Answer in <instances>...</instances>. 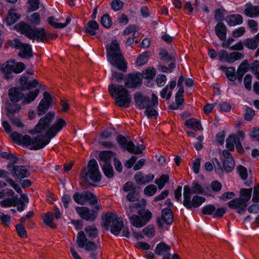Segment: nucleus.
Segmentation results:
<instances>
[{"instance_id": "nucleus-1", "label": "nucleus", "mask_w": 259, "mask_h": 259, "mask_svg": "<svg viewBox=\"0 0 259 259\" xmlns=\"http://www.w3.org/2000/svg\"><path fill=\"white\" fill-rule=\"evenodd\" d=\"M58 133L51 126L48 129L45 135H38L34 137L22 134L16 132L11 133L10 137L12 140L19 145L29 147L31 150H38L45 148L48 145L51 139L54 138Z\"/></svg>"}, {"instance_id": "nucleus-2", "label": "nucleus", "mask_w": 259, "mask_h": 259, "mask_svg": "<svg viewBox=\"0 0 259 259\" xmlns=\"http://www.w3.org/2000/svg\"><path fill=\"white\" fill-rule=\"evenodd\" d=\"M105 48L108 62L119 70L125 72L127 64L124 60L123 55L120 52V46L117 40H113L110 44L106 46Z\"/></svg>"}, {"instance_id": "nucleus-3", "label": "nucleus", "mask_w": 259, "mask_h": 259, "mask_svg": "<svg viewBox=\"0 0 259 259\" xmlns=\"http://www.w3.org/2000/svg\"><path fill=\"white\" fill-rule=\"evenodd\" d=\"M15 30L24 35L30 39H36L37 41H44L47 39V36L53 38L57 37V35H54L52 33H47L45 28L37 27L35 26H31L24 21H20L15 26Z\"/></svg>"}, {"instance_id": "nucleus-4", "label": "nucleus", "mask_w": 259, "mask_h": 259, "mask_svg": "<svg viewBox=\"0 0 259 259\" xmlns=\"http://www.w3.org/2000/svg\"><path fill=\"white\" fill-rule=\"evenodd\" d=\"M108 92L112 97L115 96V103L120 108H129L132 102L130 92L121 84L112 83L108 87Z\"/></svg>"}, {"instance_id": "nucleus-5", "label": "nucleus", "mask_w": 259, "mask_h": 259, "mask_svg": "<svg viewBox=\"0 0 259 259\" xmlns=\"http://www.w3.org/2000/svg\"><path fill=\"white\" fill-rule=\"evenodd\" d=\"M104 221L103 226L106 230L110 229L111 233L118 236L123 228V221L122 218H119L111 212H104L101 216Z\"/></svg>"}, {"instance_id": "nucleus-6", "label": "nucleus", "mask_w": 259, "mask_h": 259, "mask_svg": "<svg viewBox=\"0 0 259 259\" xmlns=\"http://www.w3.org/2000/svg\"><path fill=\"white\" fill-rule=\"evenodd\" d=\"M81 178L85 182L91 180L93 183H98L102 180V175L96 160L92 158L88 162L87 169L84 168L81 171Z\"/></svg>"}, {"instance_id": "nucleus-7", "label": "nucleus", "mask_w": 259, "mask_h": 259, "mask_svg": "<svg viewBox=\"0 0 259 259\" xmlns=\"http://www.w3.org/2000/svg\"><path fill=\"white\" fill-rule=\"evenodd\" d=\"M208 55L212 59H215L218 56L220 61L225 62L229 64H232L244 58V55L239 52H232L229 54L226 50H222L217 54L213 49L208 50Z\"/></svg>"}, {"instance_id": "nucleus-8", "label": "nucleus", "mask_w": 259, "mask_h": 259, "mask_svg": "<svg viewBox=\"0 0 259 259\" xmlns=\"http://www.w3.org/2000/svg\"><path fill=\"white\" fill-rule=\"evenodd\" d=\"M134 99L136 108L140 110L157 107L158 105V97L154 94H152L151 100L149 96L138 91L134 93Z\"/></svg>"}, {"instance_id": "nucleus-9", "label": "nucleus", "mask_w": 259, "mask_h": 259, "mask_svg": "<svg viewBox=\"0 0 259 259\" xmlns=\"http://www.w3.org/2000/svg\"><path fill=\"white\" fill-rule=\"evenodd\" d=\"M76 243L79 248H83L88 252H92L90 253V257L92 259H97V254L93 252L97 249V245L93 241L89 240L84 232L80 231L78 232L76 236Z\"/></svg>"}, {"instance_id": "nucleus-10", "label": "nucleus", "mask_w": 259, "mask_h": 259, "mask_svg": "<svg viewBox=\"0 0 259 259\" xmlns=\"http://www.w3.org/2000/svg\"><path fill=\"white\" fill-rule=\"evenodd\" d=\"M21 109V106L18 104H12L8 101L6 102V115L11 121L12 124L17 127L23 128L25 124L20 118L15 116L16 114L20 112Z\"/></svg>"}, {"instance_id": "nucleus-11", "label": "nucleus", "mask_w": 259, "mask_h": 259, "mask_svg": "<svg viewBox=\"0 0 259 259\" xmlns=\"http://www.w3.org/2000/svg\"><path fill=\"white\" fill-rule=\"evenodd\" d=\"M10 47L19 50L18 56L22 59L30 60L33 57L32 46L29 44L23 43L19 38H14L11 41Z\"/></svg>"}, {"instance_id": "nucleus-12", "label": "nucleus", "mask_w": 259, "mask_h": 259, "mask_svg": "<svg viewBox=\"0 0 259 259\" xmlns=\"http://www.w3.org/2000/svg\"><path fill=\"white\" fill-rule=\"evenodd\" d=\"M146 205V200L142 199L140 201L130 204L128 206L130 212H133L136 209H139L138 214L140 216L141 219H142L144 226L147 224L152 217L151 212L149 210L145 208Z\"/></svg>"}, {"instance_id": "nucleus-13", "label": "nucleus", "mask_w": 259, "mask_h": 259, "mask_svg": "<svg viewBox=\"0 0 259 259\" xmlns=\"http://www.w3.org/2000/svg\"><path fill=\"white\" fill-rule=\"evenodd\" d=\"M100 209V205H96L92 209L86 206H76V213L83 220L87 222H94L97 218Z\"/></svg>"}, {"instance_id": "nucleus-14", "label": "nucleus", "mask_w": 259, "mask_h": 259, "mask_svg": "<svg viewBox=\"0 0 259 259\" xmlns=\"http://www.w3.org/2000/svg\"><path fill=\"white\" fill-rule=\"evenodd\" d=\"M73 199L76 203L81 205L85 204L87 202L91 205L96 204L98 202L96 195L88 191L75 192L73 195Z\"/></svg>"}, {"instance_id": "nucleus-15", "label": "nucleus", "mask_w": 259, "mask_h": 259, "mask_svg": "<svg viewBox=\"0 0 259 259\" xmlns=\"http://www.w3.org/2000/svg\"><path fill=\"white\" fill-rule=\"evenodd\" d=\"M142 74L139 72L130 73L124 77V86L126 89H139L143 83Z\"/></svg>"}, {"instance_id": "nucleus-16", "label": "nucleus", "mask_w": 259, "mask_h": 259, "mask_svg": "<svg viewBox=\"0 0 259 259\" xmlns=\"http://www.w3.org/2000/svg\"><path fill=\"white\" fill-rule=\"evenodd\" d=\"M53 106V96L49 92L43 93V98L39 102L37 108V113L39 116L47 113Z\"/></svg>"}, {"instance_id": "nucleus-17", "label": "nucleus", "mask_w": 259, "mask_h": 259, "mask_svg": "<svg viewBox=\"0 0 259 259\" xmlns=\"http://www.w3.org/2000/svg\"><path fill=\"white\" fill-rule=\"evenodd\" d=\"M55 116L54 112L50 111L46 113L45 116L40 118L36 124V127H39L42 132L46 131L51 126Z\"/></svg>"}, {"instance_id": "nucleus-18", "label": "nucleus", "mask_w": 259, "mask_h": 259, "mask_svg": "<svg viewBox=\"0 0 259 259\" xmlns=\"http://www.w3.org/2000/svg\"><path fill=\"white\" fill-rule=\"evenodd\" d=\"M19 87L21 90L25 91L36 88L39 82L36 79L30 80L29 77L26 75H22L19 78Z\"/></svg>"}, {"instance_id": "nucleus-19", "label": "nucleus", "mask_w": 259, "mask_h": 259, "mask_svg": "<svg viewBox=\"0 0 259 259\" xmlns=\"http://www.w3.org/2000/svg\"><path fill=\"white\" fill-rule=\"evenodd\" d=\"M20 87H15L10 88L8 90V96L12 104H17L24 97V94Z\"/></svg>"}, {"instance_id": "nucleus-20", "label": "nucleus", "mask_w": 259, "mask_h": 259, "mask_svg": "<svg viewBox=\"0 0 259 259\" xmlns=\"http://www.w3.org/2000/svg\"><path fill=\"white\" fill-rule=\"evenodd\" d=\"M12 175L18 182H20L22 179L29 178L30 173L26 168L25 165H16Z\"/></svg>"}, {"instance_id": "nucleus-21", "label": "nucleus", "mask_w": 259, "mask_h": 259, "mask_svg": "<svg viewBox=\"0 0 259 259\" xmlns=\"http://www.w3.org/2000/svg\"><path fill=\"white\" fill-rule=\"evenodd\" d=\"M206 201L205 197L195 195L184 206L188 210H192L193 208H197L200 206Z\"/></svg>"}, {"instance_id": "nucleus-22", "label": "nucleus", "mask_w": 259, "mask_h": 259, "mask_svg": "<svg viewBox=\"0 0 259 259\" xmlns=\"http://www.w3.org/2000/svg\"><path fill=\"white\" fill-rule=\"evenodd\" d=\"M227 28L222 22H218L214 27L215 35L220 40H225L227 37Z\"/></svg>"}, {"instance_id": "nucleus-23", "label": "nucleus", "mask_w": 259, "mask_h": 259, "mask_svg": "<svg viewBox=\"0 0 259 259\" xmlns=\"http://www.w3.org/2000/svg\"><path fill=\"white\" fill-rule=\"evenodd\" d=\"M171 248L164 242H160L158 243L154 250V253L159 256H164L165 255H171L170 252Z\"/></svg>"}, {"instance_id": "nucleus-24", "label": "nucleus", "mask_w": 259, "mask_h": 259, "mask_svg": "<svg viewBox=\"0 0 259 259\" xmlns=\"http://www.w3.org/2000/svg\"><path fill=\"white\" fill-rule=\"evenodd\" d=\"M116 153L111 150H103L99 152L98 160L104 162V164H111L112 158Z\"/></svg>"}, {"instance_id": "nucleus-25", "label": "nucleus", "mask_w": 259, "mask_h": 259, "mask_svg": "<svg viewBox=\"0 0 259 259\" xmlns=\"http://www.w3.org/2000/svg\"><path fill=\"white\" fill-rule=\"evenodd\" d=\"M13 63L14 61L10 60L7 61L2 66L1 71L4 74L5 79L9 80L12 77V73L13 72Z\"/></svg>"}, {"instance_id": "nucleus-26", "label": "nucleus", "mask_w": 259, "mask_h": 259, "mask_svg": "<svg viewBox=\"0 0 259 259\" xmlns=\"http://www.w3.org/2000/svg\"><path fill=\"white\" fill-rule=\"evenodd\" d=\"M226 22L230 26H235L241 24L243 22V17L240 14H232L226 17Z\"/></svg>"}, {"instance_id": "nucleus-27", "label": "nucleus", "mask_w": 259, "mask_h": 259, "mask_svg": "<svg viewBox=\"0 0 259 259\" xmlns=\"http://www.w3.org/2000/svg\"><path fill=\"white\" fill-rule=\"evenodd\" d=\"M161 219L167 225H170L174 221V214L170 208L165 207L161 210Z\"/></svg>"}, {"instance_id": "nucleus-28", "label": "nucleus", "mask_w": 259, "mask_h": 259, "mask_svg": "<svg viewBox=\"0 0 259 259\" xmlns=\"http://www.w3.org/2000/svg\"><path fill=\"white\" fill-rule=\"evenodd\" d=\"M219 69L225 72V75L230 81H234L236 80V69L234 67H227L224 65H221L219 67Z\"/></svg>"}, {"instance_id": "nucleus-29", "label": "nucleus", "mask_w": 259, "mask_h": 259, "mask_svg": "<svg viewBox=\"0 0 259 259\" xmlns=\"http://www.w3.org/2000/svg\"><path fill=\"white\" fill-rule=\"evenodd\" d=\"M131 213L129 209L126 210L130 222L134 227L138 228L144 226L143 221L139 214H132L130 215Z\"/></svg>"}, {"instance_id": "nucleus-30", "label": "nucleus", "mask_w": 259, "mask_h": 259, "mask_svg": "<svg viewBox=\"0 0 259 259\" xmlns=\"http://www.w3.org/2000/svg\"><path fill=\"white\" fill-rule=\"evenodd\" d=\"M99 24L95 20L89 21L84 27V31L90 35L94 36L97 34V30H99Z\"/></svg>"}, {"instance_id": "nucleus-31", "label": "nucleus", "mask_w": 259, "mask_h": 259, "mask_svg": "<svg viewBox=\"0 0 259 259\" xmlns=\"http://www.w3.org/2000/svg\"><path fill=\"white\" fill-rule=\"evenodd\" d=\"M249 5L244 10L245 15L249 18H255L259 16V7L252 6L250 3L246 4Z\"/></svg>"}, {"instance_id": "nucleus-32", "label": "nucleus", "mask_w": 259, "mask_h": 259, "mask_svg": "<svg viewBox=\"0 0 259 259\" xmlns=\"http://www.w3.org/2000/svg\"><path fill=\"white\" fill-rule=\"evenodd\" d=\"M40 90L38 89H35L34 90L30 91L23 98V104H28L34 101L38 96Z\"/></svg>"}, {"instance_id": "nucleus-33", "label": "nucleus", "mask_w": 259, "mask_h": 259, "mask_svg": "<svg viewBox=\"0 0 259 259\" xmlns=\"http://www.w3.org/2000/svg\"><path fill=\"white\" fill-rule=\"evenodd\" d=\"M14 9H10L8 11L7 16V24L8 25H12L19 21L20 19L21 16L19 14L14 12Z\"/></svg>"}, {"instance_id": "nucleus-34", "label": "nucleus", "mask_w": 259, "mask_h": 259, "mask_svg": "<svg viewBox=\"0 0 259 259\" xmlns=\"http://www.w3.org/2000/svg\"><path fill=\"white\" fill-rule=\"evenodd\" d=\"M129 137L127 136V138L125 137L124 136L121 134H119L116 138V142L119 145V147L121 148L122 150L123 151H126L128 149L130 143L132 142L131 141H128L127 138Z\"/></svg>"}, {"instance_id": "nucleus-35", "label": "nucleus", "mask_w": 259, "mask_h": 259, "mask_svg": "<svg viewBox=\"0 0 259 259\" xmlns=\"http://www.w3.org/2000/svg\"><path fill=\"white\" fill-rule=\"evenodd\" d=\"M7 182L8 183L10 186L12 187L18 193L21 195V197H22L24 201L27 202L28 201V198L27 196L25 194L23 193V191L21 187L18 184H16L13 179L11 178L8 179L7 180Z\"/></svg>"}, {"instance_id": "nucleus-36", "label": "nucleus", "mask_w": 259, "mask_h": 259, "mask_svg": "<svg viewBox=\"0 0 259 259\" xmlns=\"http://www.w3.org/2000/svg\"><path fill=\"white\" fill-rule=\"evenodd\" d=\"M185 125L190 129L197 131L200 130L201 127L200 122L195 118L187 119L185 121Z\"/></svg>"}, {"instance_id": "nucleus-37", "label": "nucleus", "mask_w": 259, "mask_h": 259, "mask_svg": "<svg viewBox=\"0 0 259 259\" xmlns=\"http://www.w3.org/2000/svg\"><path fill=\"white\" fill-rule=\"evenodd\" d=\"M54 215L52 212L49 211L46 213L43 217L44 223L51 227L52 229L57 228V225L53 223Z\"/></svg>"}, {"instance_id": "nucleus-38", "label": "nucleus", "mask_w": 259, "mask_h": 259, "mask_svg": "<svg viewBox=\"0 0 259 259\" xmlns=\"http://www.w3.org/2000/svg\"><path fill=\"white\" fill-rule=\"evenodd\" d=\"M159 55L161 60L166 62L175 61L176 56L174 55L169 54L167 51L164 48L159 50Z\"/></svg>"}, {"instance_id": "nucleus-39", "label": "nucleus", "mask_w": 259, "mask_h": 259, "mask_svg": "<svg viewBox=\"0 0 259 259\" xmlns=\"http://www.w3.org/2000/svg\"><path fill=\"white\" fill-rule=\"evenodd\" d=\"M142 79L153 80L156 74V70L153 67H150L142 72Z\"/></svg>"}, {"instance_id": "nucleus-40", "label": "nucleus", "mask_w": 259, "mask_h": 259, "mask_svg": "<svg viewBox=\"0 0 259 259\" xmlns=\"http://www.w3.org/2000/svg\"><path fill=\"white\" fill-rule=\"evenodd\" d=\"M169 182V176L167 174H162L159 179L155 180V183L159 190L162 189L165 185Z\"/></svg>"}, {"instance_id": "nucleus-41", "label": "nucleus", "mask_w": 259, "mask_h": 259, "mask_svg": "<svg viewBox=\"0 0 259 259\" xmlns=\"http://www.w3.org/2000/svg\"><path fill=\"white\" fill-rule=\"evenodd\" d=\"M183 205L185 206L191 199V195L194 194L192 190L188 185H186L183 188Z\"/></svg>"}, {"instance_id": "nucleus-42", "label": "nucleus", "mask_w": 259, "mask_h": 259, "mask_svg": "<svg viewBox=\"0 0 259 259\" xmlns=\"http://www.w3.org/2000/svg\"><path fill=\"white\" fill-rule=\"evenodd\" d=\"M145 148V147L143 145H141L140 146H136L132 141V142L130 143V146L126 151L130 153L140 154L143 153V151Z\"/></svg>"}, {"instance_id": "nucleus-43", "label": "nucleus", "mask_w": 259, "mask_h": 259, "mask_svg": "<svg viewBox=\"0 0 259 259\" xmlns=\"http://www.w3.org/2000/svg\"><path fill=\"white\" fill-rule=\"evenodd\" d=\"M215 210V206L214 204H209L204 205L201 209L202 214L204 215H212Z\"/></svg>"}, {"instance_id": "nucleus-44", "label": "nucleus", "mask_w": 259, "mask_h": 259, "mask_svg": "<svg viewBox=\"0 0 259 259\" xmlns=\"http://www.w3.org/2000/svg\"><path fill=\"white\" fill-rule=\"evenodd\" d=\"M88 236L91 239H95L98 235V231L95 226H88L85 228Z\"/></svg>"}, {"instance_id": "nucleus-45", "label": "nucleus", "mask_w": 259, "mask_h": 259, "mask_svg": "<svg viewBox=\"0 0 259 259\" xmlns=\"http://www.w3.org/2000/svg\"><path fill=\"white\" fill-rule=\"evenodd\" d=\"M226 12V10L222 6L221 8L217 9L214 11V19L215 21L218 22H222L225 20L224 15L225 14V12Z\"/></svg>"}, {"instance_id": "nucleus-46", "label": "nucleus", "mask_w": 259, "mask_h": 259, "mask_svg": "<svg viewBox=\"0 0 259 259\" xmlns=\"http://www.w3.org/2000/svg\"><path fill=\"white\" fill-rule=\"evenodd\" d=\"M243 200L241 197L235 198L228 202V205L230 209H235L240 207L244 204Z\"/></svg>"}, {"instance_id": "nucleus-47", "label": "nucleus", "mask_w": 259, "mask_h": 259, "mask_svg": "<svg viewBox=\"0 0 259 259\" xmlns=\"http://www.w3.org/2000/svg\"><path fill=\"white\" fill-rule=\"evenodd\" d=\"M66 125L67 123L66 121L63 118L59 117L57 118L56 121L51 126L59 133L64 127L66 126Z\"/></svg>"}, {"instance_id": "nucleus-48", "label": "nucleus", "mask_w": 259, "mask_h": 259, "mask_svg": "<svg viewBox=\"0 0 259 259\" xmlns=\"http://www.w3.org/2000/svg\"><path fill=\"white\" fill-rule=\"evenodd\" d=\"M223 165L224 170L227 173L232 172L235 166L234 158H231L229 160H224L223 161Z\"/></svg>"}, {"instance_id": "nucleus-49", "label": "nucleus", "mask_w": 259, "mask_h": 259, "mask_svg": "<svg viewBox=\"0 0 259 259\" xmlns=\"http://www.w3.org/2000/svg\"><path fill=\"white\" fill-rule=\"evenodd\" d=\"M102 169L107 179H111L114 177V170L111 164H103Z\"/></svg>"}, {"instance_id": "nucleus-50", "label": "nucleus", "mask_w": 259, "mask_h": 259, "mask_svg": "<svg viewBox=\"0 0 259 259\" xmlns=\"http://www.w3.org/2000/svg\"><path fill=\"white\" fill-rule=\"evenodd\" d=\"M194 194L196 195L205 194V191L202 186L198 182L193 181L192 182V188H191Z\"/></svg>"}, {"instance_id": "nucleus-51", "label": "nucleus", "mask_w": 259, "mask_h": 259, "mask_svg": "<svg viewBox=\"0 0 259 259\" xmlns=\"http://www.w3.org/2000/svg\"><path fill=\"white\" fill-rule=\"evenodd\" d=\"M252 194V189L242 188L240 190V195L241 199L243 200L244 203H247L248 201L250 199Z\"/></svg>"}, {"instance_id": "nucleus-52", "label": "nucleus", "mask_w": 259, "mask_h": 259, "mask_svg": "<svg viewBox=\"0 0 259 259\" xmlns=\"http://www.w3.org/2000/svg\"><path fill=\"white\" fill-rule=\"evenodd\" d=\"M148 57L149 53L148 52H145L140 54L136 61L137 65L139 66L145 65L148 61Z\"/></svg>"}, {"instance_id": "nucleus-53", "label": "nucleus", "mask_w": 259, "mask_h": 259, "mask_svg": "<svg viewBox=\"0 0 259 259\" xmlns=\"http://www.w3.org/2000/svg\"><path fill=\"white\" fill-rule=\"evenodd\" d=\"M13 61H14V63H13V72L20 73L25 69L26 66L23 63L16 62L15 59H13Z\"/></svg>"}, {"instance_id": "nucleus-54", "label": "nucleus", "mask_w": 259, "mask_h": 259, "mask_svg": "<svg viewBox=\"0 0 259 259\" xmlns=\"http://www.w3.org/2000/svg\"><path fill=\"white\" fill-rule=\"evenodd\" d=\"M101 25L106 28H110L112 24L111 18L108 14H104L101 18Z\"/></svg>"}, {"instance_id": "nucleus-55", "label": "nucleus", "mask_w": 259, "mask_h": 259, "mask_svg": "<svg viewBox=\"0 0 259 259\" xmlns=\"http://www.w3.org/2000/svg\"><path fill=\"white\" fill-rule=\"evenodd\" d=\"M28 21L32 25L35 26L39 25L41 22L40 16L38 13L34 12L31 14L28 20Z\"/></svg>"}, {"instance_id": "nucleus-56", "label": "nucleus", "mask_w": 259, "mask_h": 259, "mask_svg": "<svg viewBox=\"0 0 259 259\" xmlns=\"http://www.w3.org/2000/svg\"><path fill=\"white\" fill-rule=\"evenodd\" d=\"M142 232L148 237L152 238L155 234V227L153 225H149L143 229Z\"/></svg>"}, {"instance_id": "nucleus-57", "label": "nucleus", "mask_w": 259, "mask_h": 259, "mask_svg": "<svg viewBox=\"0 0 259 259\" xmlns=\"http://www.w3.org/2000/svg\"><path fill=\"white\" fill-rule=\"evenodd\" d=\"M244 46L248 49L254 50L258 46L257 40L253 38H247L244 41Z\"/></svg>"}, {"instance_id": "nucleus-58", "label": "nucleus", "mask_w": 259, "mask_h": 259, "mask_svg": "<svg viewBox=\"0 0 259 259\" xmlns=\"http://www.w3.org/2000/svg\"><path fill=\"white\" fill-rule=\"evenodd\" d=\"M15 229L18 236L21 238H26L27 237V231L22 224H18L15 226Z\"/></svg>"}, {"instance_id": "nucleus-59", "label": "nucleus", "mask_w": 259, "mask_h": 259, "mask_svg": "<svg viewBox=\"0 0 259 259\" xmlns=\"http://www.w3.org/2000/svg\"><path fill=\"white\" fill-rule=\"evenodd\" d=\"M157 190V187L151 184L146 186L144 189V193L147 196H153L156 193Z\"/></svg>"}, {"instance_id": "nucleus-60", "label": "nucleus", "mask_w": 259, "mask_h": 259, "mask_svg": "<svg viewBox=\"0 0 259 259\" xmlns=\"http://www.w3.org/2000/svg\"><path fill=\"white\" fill-rule=\"evenodd\" d=\"M237 170L239 174V177L241 178V179L243 180H245L247 179L248 177V173L247 168L245 166L242 165H239L237 166Z\"/></svg>"}, {"instance_id": "nucleus-61", "label": "nucleus", "mask_w": 259, "mask_h": 259, "mask_svg": "<svg viewBox=\"0 0 259 259\" xmlns=\"http://www.w3.org/2000/svg\"><path fill=\"white\" fill-rule=\"evenodd\" d=\"M28 4H29L28 11L29 12L36 11L39 7V0H28Z\"/></svg>"}, {"instance_id": "nucleus-62", "label": "nucleus", "mask_w": 259, "mask_h": 259, "mask_svg": "<svg viewBox=\"0 0 259 259\" xmlns=\"http://www.w3.org/2000/svg\"><path fill=\"white\" fill-rule=\"evenodd\" d=\"M144 113L148 119L156 118L159 114L158 111L153 109V107L146 108Z\"/></svg>"}, {"instance_id": "nucleus-63", "label": "nucleus", "mask_w": 259, "mask_h": 259, "mask_svg": "<svg viewBox=\"0 0 259 259\" xmlns=\"http://www.w3.org/2000/svg\"><path fill=\"white\" fill-rule=\"evenodd\" d=\"M234 135H230L226 139V148L230 151H233L235 149L234 145Z\"/></svg>"}, {"instance_id": "nucleus-64", "label": "nucleus", "mask_w": 259, "mask_h": 259, "mask_svg": "<svg viewBox=\"0 0 259 259\" xmlns=\"http://www.w3.org/2000/svg\"><path fill=\"white\" fill-rule=\"evenodd\" d=\"M124 3L120 0H113L111 3V7L115 12L120 11L122 9Z\"/></svg>"}]
</instances>
